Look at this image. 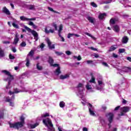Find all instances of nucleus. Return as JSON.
<instances>
[{
    "label": "nucleus",
    "mask_w": 131,
    "mask_h": 131,
    "mask_svg": "<svg viewBox=\"0 0 131 131\" xmlns=\"http://www.w3.org/2000/svg\"><path fill=\"white\" fill-rule=\"evenodd\" d=\"M83 90H84V88H83V84L81 83H79L77 86L75 88V91L77 96L81 98L82 100L81 103L82 105H83V106L87 105V106H88L90 115L92 116H96V114H95V108H94V106H93L91 103H88V101H86V99L83 96Z\"/></svg>",
    "instance_id": "1"
},
{
    "label": "nucleus",
    "mask_w": 131,
    "mask_h": 131,
    "mask_svg": "<svg viewBox=\"0 0 131 131\" xmlns=\"http://www.w3.org/2000/svg\"><path fill=\"white\" fill-rule=\"evenodd\" d=\"M50 116L49 113H46L41 115V116L38 117L37 118V120H43V123L48 127V131H55V128L53 126V123H52V121L51 119L47 118L46 119H43L45 117H47Z\"/></svg>",
    "instance_id": "2"
},
{
    "label": "nucleus",
    "mask_w": 131,
    "mask_h": 131,
    "mask_svg": "<svg viewBox=\"0 0 131 131\" xmlns=\"http://www.w3.org/2000/svg\"><path fill=\"white\" fill-rule=\"evenodd\" d=\"M2 73H4L5 75L7 76V77H4V80L5 81H8V84L6 85V92H8V90H10L11 88H12V85H11V81L14 79V77L13 75H11V73L10 72L6 70H3L2 71Z\"/></svg>",
    "instance_id": "3"
},
{
    "label": "nucleus",
    "mask_w": 131,
    "mask_h": 131,
    "mask_svg": "<svg viewBox=\"0 0 131 131\" xmlns=\"http://www.w3.org/2000/svg\"><path fill=\"white\" fill-rule=\"evenodd\" d=\"M90 76L91 79L87 83V84L86 85V89L88 92H90L92 93L94 92V90H93V88L92 87L93 83L94 84H97V83L96 82V77H95V73H91L90 74Z\"/></svg>",
    "instance_id": "4"
},
{
    "label": "nucleus",
    "mask_w": 131,
    "mask_h": 131,
    "mask_svg": "<svg viewBox=\"0 0 131 131\" xmlns=\"http://www.w3.org/2000/svg\"><path fill=\"white\" fill-rule=\"evenodd\" d=\"M20 122H18L15 123H9L10 127L11 128H16L17 129L20 128V127H22L23 125H24V120L25 118L24 116H21L20 118Z\"/></svg>",
    "instance_id": "5"
},
{
    "label": "nucleus",
    "mask_w": 131,
    "mask_h": 131,
    "mask_svg": "<svg viewBox=\"0 0 131 131\" xmlns=\"http://www.w3.org/2000/svg\"><path fill=\"white\" fill-rule=\"evenodd\" d=\"M22 92H28V90L25 89V88H23L21 90L18 89H14V92L9 91V94L11 95H14V94H18V93H21Z\"/></svg>",
    "instance_id": "6"
},
{
    "label": "nucleus",
    "mask_w": 131,
    "mask_h": 131,
    "mask_svg": "<svg viewBox=\"0 0 131 131\" xmlns=\"http://www.w3.org/2000/svg\"><path fill=\"white\" fill-rule=\"evenodd\" d=\"M114 116V115L112 113H110L107 115H106V117L108 118V120L110 122L108 124L109 127H111V123H112V121H113V117Z\"/></svg>",
    "instance_id": "7"
},
{
    "label": "nucleus",
    "mask_w": 131,
    "mask_h": 131,
    "mask_svg": "<svg viewBox=\"0 0 131 131\" xmlns=\"http://www.w3.org/2000/svg\"><path fill=\"white\" fill-rule=\"evenodd\" d=\"M98 85L96 86L97 90L102 91V90H103V88H104V86L105 85V84H104L103 81L99 80H98Z\"/></svg>",
    "instance_id": "8"
},
{
    "label": "nucleus",
    "mask_w": 131,
    "mask_h": 131,
    "mask_svg": "<svg viewBox=\"0 0 131 131\" xmlns=\"http://www.w3.org/2000/svg\"><path fill=\"white\" fill-rule=\"evenodd\" d=\"M15 100V95H12L11 98L10 97H7L6 99V102H9L10 103V106H11V107H14V103H13L12 101H14Z\"/></svg>",
    "instance_id": "9"
},
{
    "label": "nucleus",
    "mask_w": 131,
    "mask_h": 131,
    "mask_svg": "<svg viewBox=\"0 0 131 131\" xmlns=\"http://www.w3.org/2000/svg\"><path fill=\"white\" fill-rule=\"evenodd\" d=\"M51 66H53V67H58L57 69L55 71V73L56 75H59V74H61V69L60 67H59V64L55 63L52 64Z\"/></svg>",
    "instance_id": "10"
},
{
    "label": "nucleus",
    "mask_w": 131,
    "mask_h": 131,
    "mask_svg": "<svg viewBox=\"0 0 131 131\" xmlns=\"http://www.w3.org/2000/svg\"><path fill=\"white\" fill-rule=\"evenodd\" d=\"M131 69L129 67H124L122 70L119 73V74L122 75L124 72H130Z\"/></svg>",
    "instance_id": "11"
},
{
    "label": "nucleus",
    "mask_w": 131,
    "mask_h": 131,
    "mask_svg": "<svg viewBox=\"0 0 131 131\" xmlns=\"http://www.w3.org/2000/svg\"><path fill=\"white\" fill-rule=\"evenodd\" d=\"M46 40L47 43L48 45V47L50 50L55 49V45H52V42H51V41L50 40V39H49V38H47L46 39Z\"/></svg>",
    "instance_id": "12"
},
{
    "label": "nucleus",
    "mask_w": 131,
    "mask_h": 131,
    "mask_svg": "<svg viewBox=\"0 0 131 131\" xmlns=\"http://www.w3.org/2000/svg\"><path fill=\"white\" fill-rule=\"evenodd\" d=\"M115 90L118 94H119L120 92H121V85L119 84H116L115 86Z\"/></svg>",
    "instance_id": "13"
},
{
    "label": "nucleus",
    "mask_w": 131,
    "mask_h": 131,
    "mask_svg": "<svg viewBox=\"0 0 131 131\" xmlns=\"http://www.w3.org/2000/svg\"><path fill=\"white\" fill-rule=\"evenodd\" d=\"M120 3L122 4L124 7V8H127V7H130V6L128 5V1L127 0H123L121 1V0H120Z\"/></svg>",
    "instance_id": "14"
},
{
    "label": "nucleus",
    "mask_w": 131,
    "mask_h": 131,
    "mask_svg": "<svg viewBox=\"0 0 131 131\" xmlns=\"http://www.w3.org/2000/svg\"><path fill=\"white\" fill-rule=\"evenodd\" d=\"M39 124V122H37L36 123L34 124H29L28 127H30V128H35L36 126H38Z\"/></svg>",
    "instance_id": "15"
},
{
    "label": "nucleus",
    "mask_w": 131,
    "mask_h": 131,
    "mask_svg": "<svg viewBox=\"0 0 131 131\" xmlns=\"http://www.w3.org/2000/svg\"><path fill=\"white\" fill-rule=\"evenodd\" d=\"M32 34L34 36L35 40L37 41V40H38V34H37V32L35 31H32Z\"/></svg>",
    "instance_id": "16"
},
{
    "label": "nucleus",
    "mask_w": 131,
    "mask_h": 131,
    "mask_svg": "<svg viewBox=\"0 0 131 131\" xmlns=\"http://www.w3.org/2000/svg\"><path fill=\"white\" fill-rule=\"evenodd\" d=\"M19 36H20V35H18V33H16L15 34V36L14 37L13 41L14 45H17V43H18V42L19 41Z\"/></svg>",
    "instance_id": "17"
},
{
    "label": "nucleus",
    "mask_w": 131,
    "mask_h": 131,
    "mask_svg": "<svg viewBox=\"0 0 131 131\" xmlns=\"http://www.w3.org/2000/svg\"><path fill=\"white\" fill-rule=\"evenodd\" d=\"M120 109L121 112H124V113H126V112H128L129 111V107L127 106L121 107Z\"/></svg>",
    "instance_id": "18"
},
{
    "label": "nucleus",
    "mask_w": 131,
    "mask_h": 131,
    "mask_svg": "<svg viewBox=\"0 0 131 131\" xmlns=\"http://www.w3.org/2000/svg\"><path fill=\"white\" fill-rule=\"evenodd\" d=\"M3 12L6 15H11V13H10V11H9V9H7V7H3Z\"/></svg>",
    "instance_id": "19"
},
{
    "label": "nucleus",
    "mask_w": 131,
    "mask_h": 131,
    "mask_svg": "<svg viewBox=\"0 0 131 131\" xmlns=\"http://www.w3.org/2000/svg\"><path fill=\"white\" fill-rule=\"evenodd\" d=\"M17 20L16 19H13V21L12 23V26L14 27V28H16V29H19V26L17 24Z\"/></svg>",
    "instance_id": "20"
},
{
    "label": "nucleus",
    "mask_w": 131,
    "mask_h": 131,
    "mask_svg": "<svg viewBox=\"0 0 131 131\" xmlns=\"http://www.w3.org/2000/svg\"><path fill=\"white\" fill-rule=\"evenodd\" d=\"M128 41V37L126 36H124L123 37L122 39V42L123 43H127V42Z\"/></svg>",
    "instance_id": "21"
},
{
    "label": "nucleus",
    "mask_w": 131,
    "mask_h": 131,
    "mask_svg": "<svg viewBox=\"0 0 131 131\" xmlns=\"http://www.w3.org/2000/svg\"><path fill=\"white\" fill-rule=\"evenodd\" d=\"M75 36L76 37H79L80 36L77 34H73V33H69L68 34V38H70V37H72V36Z\"/></svg>",
    "instance_id": "22"
},
{
    "label": "nucleus",
    "mask_w": 131,
    "mask_h": 131,
    "mask_svg": "<svg viewBox=\"0 0 131 131\" xmlns=\"http://www.w3.org/2000/svg\"><path fill=\"white\" fill-rule=\"evenodd\" d=\"M60 79H66V78H68L69 77V75L66 74L64 75H61L60 76Z\"/></svg>",
    "instance_id": "23"
},
{
    "label": "nucleus",
    "mask_w": 131,
    "mask_h": 131,
    "mask_svg": "<svg viewBox=\"0 0 131 131\" xmlns=\"http://www.w3.org/2000/svg\"><path fill=\"white\" fill-rule=\"evenodd\" d=\"M117 49V46L115 45L112 46L110 48L109 52H113V51H115V49Z\"/></svg>",
    "instance_id": "24"
},
{
    "label": "nucleus",
    "mask_w": 131,
    "mask_h": 131,
    "mask_svg": "<svg viewBox=\"0 0 131 131\" xmlns=\"http://www.w3.org/2000/svg\"><path fill=\"white\" fill-rule=\"evenodd\" d=\"M26 61L27 62L26 63V65L27 67H29V64H30V57H27Z\"/></svg>",
    "instance_id": "25"
},
{
    "label": "nucleus",
    "mask_w": 131,
    "mask_h": 131,
    "mask_svg": "<svg viewBox=\"0 0 131 131\" xmlns=\"http://www.w3.org/2000/svg\"><path fill=\"white\" fill-rule=\"evenodd\" d=\"M113 29L115 32H119V27L118 26H114Z\"/></svg>",
    "instance_id": "26"
},
{
    "label": "nucleus",
    "mask_w": 131,
    "mask_h": 131,
    "mask_svg": "<svg viewBox=\"0 0 131 131\" xmlns=\"http://www.w3.org/2000/svg\"><path fill=\"white\" fill-rule=\"evenodd\" d=\"M105 16H106L105 13H100L98 16V18L100 19V20H103Z\"/></svg>",
    "instance_id": "27"
},
{
    "label": "nucleus",
    "mask_w": 131,
    "mask_h": 131,
    "mask_svg": "<svg viewBox=\"0 0 131 131\" xmlns=\"http://www.w3.org/2000/svg\"><path fill=\"white\" fill-rule=\"evenodd\" d=\"M54 31L53 29L48 30L47 28H45V33H54Z\"/></svg>",
    "instance_id": "28"
},
{
    "label": "nucleus",
    "mask_w": 131,
    "mask_h": 131,
    "mask_svg": "<svg viewBox=\"0 0 131 131\" xmlns=\"http://www.w3.org/2000/svg\"><path fill=\"white\" fill-rule=\"evenodd\" d=\"M48 63H49V64H50V66H51L53 64H54V59H53L52 57H49Z\"/></svg>",
    "instance_id": "29"
},
{
    "label": "nucleus",
    "mask_w": 131,
    "mask_h": 131,
    "mask_svg": "<svg viewBox=\"0 0 131 131\" xmlns=\"http://www.w3.org/2000/svg\"><path fill=\"white\" fill-rule=\"evenodd\" d=\"M100 122L102 124V125H105L106 124V122H105V120L103 119L102 118H99Z\"/></svg>",
    "instance_id": "30"
},
{
    "label": "nucleus",
    "mask_w": 131,
    "mask_h": 131,
    "mask_svg": "<svg viewBox=\"0 0 131 131\" xmlns=\"http://www.w3.org/2000/svg\"><path fill=\"white\" fill-rule=\"evenodd\" d=\"M3 57H5V53L2 48H0V58H3Z\"/></svg>",
    "instance_id": "31"
},
{
    "label": "nucleus",
    "mask_w": 131,
    "mask_h": 131,
    "mask_svg": "<svg viewBox=\"0 0 131 131\" xmlns=\"http://www.w3.org/2000/svg\"><path fill=\"white\" fill-rule=\"evenodd\" d=\"M20 19L21 20V21H28V18L25 17L24 16H20Z\"/></svg>",
    "instance_id": "32"
},
{
    "label": "nucleus",
    "mask_w": 131,
    "mask_h": 131,
    "mask_svg": "<svg viewBox=\"0 0 131 131\" xmlns=\"http://www.w3.org/2000/svg\"><path fill=\"white\" fill-rule=\"evenodd\" d=\"M59 106L60 108H64V107H65V102H64V101H60L59 103Z\"/></svg>",
    "instance_id": "33"
},
{
    "label": "nucleus",
    "mask_w": 131,
    "mask_h": 131,
    "mask_svg": "<svg viewBox=\"0 0 131 131\" xmlns=\"http://www.w3.org/2000/svg\"><path fill=\"white\" fill-rule=\"evenodd\" d=\"M87 19L89 20V22H91V23H94V21L95 20L94 18L89 16L87 17Z\"/></svg>",
    "instance_id": "34"
},
{
    "label": "nucleus",
    "mask_w": 131,
    "mask_h": 131,
    "mask_svg": "<svg viewBox=\"0 0 131 131\" xmlns=\"http://www.w3.org/2000/svg\"><path fill=\"white\" fill-rule=\"evenodd\" d=\"M85 34H86V35H88V36H90V37L92 38V39H94V40H96V39H97V38H96V37H94V36H93V35H91V34L89 33H85Z\"/></svg>",
    "instance_id": "35"
},
{
    "label": "nucleus",
    "mask_w": 131,
    "mask_h": 131,
    "mask_svg": "<svg viewBox=\"0 0 131 131\" xmlns=\"http://www.w3.org/2000/svg\"><path fill=\"white\" fill-rule=\"evenodd\" d=\"M26 77H27V75L26 73H24L21 76H20L19 78L20 79H23L24 78H26Z\"/></svg>",
    "instance_id": "36"
},
{
    "label": "nucleus",
    "mask_w": 131,
    "mask_h": 131,
    "mask_svg": "<svg viewBox=\"0 0 131 131\" xmlns=\"http://www.w3.org/2000/svg\"><path fill=\"white\" fill-rule=\"evenodd\" d=\"M48 9L51 12H53V13H56V14H59V12L54 10V9H53V8H52L51 7H48Z\"/></svg>",
    "instance_id": "37"
},
{
    "label": "nucleus",
    "mask_w": 131,
    "mask_h": 131,
    "mask_svg": "<svg viewBox=\"0 0 131 131\" xmlns=\"http://www.w3.org/2000/svg\"><path fill=\"white\" fill-rule=\"evenodd\" d=\"M33 54H34V51L33 50H31L28 54L27 57H29V56H30V57H32L33 56Z\"/></svg>",
    "instance_id": "38"
},
{
    "label": "nucleus",
    "mask_w": 131,
    "mask_h": 131,
    "mask_svg": "<svg viewBox=\"0 0 131 131\" xmlns=\"http://www.w3.org/2000/svg\"><path fill=\"white\" fill-rule=\"evenodd\" d=\"M63 30V26L62 25L59 26V29L58 30V35L61 34V31Z\"/></svg>",
    "instance_id": "39"
},
{
    "label": "nucleus",
    "mask_w": 131,
    "mask_h": 131,
    "mask_svg": "<svg viewBox=\"0 0 131 131\" xmlns=\"http://www.w3.org/2000/svg\"><path fill=\"white\" fill-rule=\"evenodd\" d=\"M91 6H92V7H93V8H97L98 7V5L96 3H95V2H91Z\"/></svg>",
    "instance_id": "40"
},
{
    "label": "nucleus",
    "mask_w": 131,
    "mask_h": 131,
    "mask_svg": "<svg viewBox=\"0 0 131 131\" xmlns=\"http://www.w3.org/2000/svg\"><path fill=\"white\" fill-rule=\"evenodd\" d=\"M73 58H74V59H77V60H78V61H80V60H81V56H80V55H79L78 57L74 56Z\"/></svg>",
    "instance_id": "41"
},
{
    "label": "nucleus",
    "mask_w": 131,
    "mask_h": 131,
    "mask_svg": "<svg viewBox=\"0 0 131 131\" xmlns=\"http://www.w3.org/2000/svg\"><path fill=\"white\" fill-rule=\"evenodd\" d=\"M112 2H115V0H106L104 1V4H111Z\"/></svg>",
    "instance_id": "42"
},
{
    "label": "nucleus",
    "mask_w": 131,
    "mask_h": 131,
    "mask_svg": "<svg viewBox=\"0 0 131 131\" xmlns=\"http://www.w3.org/2000/svg\"><path fill=\"white\" fill-rule=\"evenodd\" d=\"M25 28L28 31V32H31V33H32V31H32L31 29L28 28L27 26H25Z\"/></svg>",
    "instance_id": "43"
},
{
    "label": "nucleus",
    "mask_w": 131,
    "mask_h": 131,
    "mask_svg": "<svg viewBox=\"0 0 131 131\" xmlns=\"http://www.w3.org/2000/svg\"><path fill=\"white\" fill-rule=\"evenodd\" d=\"M36 67H37V69H38V70H41L42 69V67L40 66L39 63H38L37 64Z\"/></svg>",
    "instance_id": "44"
},
{
    "label": "nucleus",
    "mask_w": 131,
    "mask_h": 131,
    "mask_svg": "<svg viewBox=\"0 0 131 131\" xmlns=\"http://www.w3.org/2000/svg\"><path fill=\"white\" fill-rule=\"evenodd\" d=\"M125 52V49H119V53L120 54H122V53H124Z\"/></svg>",
    "instance_id": "45"
},
{
    "label": "nucleus",
    "mask_w": 131,
    "mask_h": 131,
    "mask_svg": "<svg viewBox=\"0 0 131 131\" xmlns=\"http://www.w3.org/2000/svg\"><path fill=\"white\" fill-rule=\"evenodd\" d=\"M28 9L29 10H34L35 8H34V5H29L28 7Z\"/></svg>",
    "instance_id": "46"
},
{
    "label": "nucleus",
    "mask_w": 131,
    "mask_h": 131,
    "mask_svg": "<svg viewBox=\"0 0 131 131\" xmlns=\"http://www.w3.org/2000/svg\"><path fill=\"white\" fill-rule=\"evenodd\" d=\"M20 47H21L22 48H24L25 47H26V42L23 41L20 43Z\"/></svg>",
    "instance_id": "47"
},
{
    "label": "nucleus",
    "mask_w": 131,
    "mask_h": 131,
    "mask_svg": "<svg viewBox=\"0 0 131 131\" xmlns=\"http://www.w3.org/2000/svg\"><path fill=\"white\" fill-rule=\"evenodd\" d=\"M0 118H4V111L0 112Z\"/></svg>",
    "instance_id": "48"
},
{
    "label": "nucleus",
    "mask_w": 131,
    "mask_h": 131,
    "mask_svg": "<svg viewBox=\"0 0 131 131\" xmlns=\"http://www.w3.org/2000/svg\"><path fill=\"white\" fill-rule=\"evenodd\" d=\"M110 22L111 24H115V20L113 18H111Z\"/></svg>",
    "instance_id": "49"
},
{
    "label": "nucleus",
    "mask_w": 131,
    "mask_h": 131,
    "mask_svg": "<svg viewBox=\"0 0 131 131\" xmlns=\"http://www.w3.org/2000/svg\"><path fill=\"white\" fill-rule=\"evenodd\" d=\"M9 59H10L11 60H14V59H15V56H14L12 54H10L9 55Z\"/></svg>",
    "instance_id": "50"
},
{
    "label": "nucleus",
    "mask_w": 131,
    "mask_h": 131,
    "mask_svg": "<svg viewBox=\"0 0 131 131\" xmlns=\"http://www.w3.org/2000/svg\"><path fill=\"white\" fill-rule=\"evenodd\" d=\"M55 54H56V55H57V56H61V55H63V53L59 52H58V51H56Z\"/></svg>",
    "instance_id": "51"
},
{
    "label": "nucleus",
    "mask_w": 131,
    "mask_h": 131,
    "mask_svg": "<svg viewBox=\"0 0 131 131\" xmlns=\"http://www.w3.org/2000/svg\"><path fill=\"white\" fill-rule=\"evenodd\" d=\"M58 36H59V37H60V38H61V41H65V39H64V37H63L62 35H61V34H59Z\"/></svg>",
    "instance_id": "52"
},
{
    "label": "nucleus",
    "mask_w": 131,
    "mask_h": 131,
    "mask_svg": "<svg viewBox=\"0 0 131 131\" xmlns=\"http://www.w3.org/2000/svg\"><path fill=\"white\" fill-rule=\"evenodd\" d=\"M52 26L54 27L55 30H57V24L53 23Z\"/></svg>",
    "instance_id": "53"
},
{
    "label": "nucleus",
    "mask_w": 131,
    "mask_h": 131,
    "mask_svg": "<svg viewBox=\"0 0 131 131\" xmlns=\"http://www.w3.org/2000/svg\"><path fill=\"white\" fill-rule=\"evenodd\" d=\"M102 64L103 66H104L105 67H108V64L106 62H102Z\"/></svg>",
    "instance_id": "54"
},
{
    "label": "nucleus",
    "mask_w": 131,
    "mask_h": 131,
    "mask_svg": "<svg viewBox=\"0 0 131 131\" xmlns=\"http://www.w3.org/2000/svg\"><path fill=\"white\" fill-rule=\"evenodd\" d=\"M86 63H87V64H93V60H87L86 61Z\"/></svg>",
    "instance_id": "55"
},
{
    "label": "nucleus",
    "mask_w": 131,
    "mask_h": 131,
    "mask_svg": "<svg viewBox=\"0 0 131 131\" xmlns=\"http://www.w3.org/2000/svg\"><path fill=\"white\" fill-rule=\"evenodd\" d=\"M39 48L40 49H41V50H42V49H43V48H45V44L43 43H41L40 46H39Z\"/></svg>",
    "instance_id": "56"
},
{
    "label": "nucleus",
    "mask_w": 131,
    "mask_h": 131,
    "mask_svg": "<svg viewBox=\"0 0 131 131\" xmlns=\"http://www.w3.org/2000/svg\"><path fill=\"white\" fill-rule=\"evenodd\" d=\"M66 53L67 55H68V56H70V55H71V52H70V51H67Z\"/></svg>",
    "instance_id": "57"
},
{
    "label": "nucleus",
    "mask_w": 131,
    "mask_h": 131,
    "mask_svg": "<svg viewBox=\"0 0 131 131\" xmlns=\"http://www.w3.org/2000/svg\"><path fill=\"white\" fill-rule=\"evenodd\" d=\"M12 51L13 52V53H16L17 52V50L16 49V48L13 47L12 48Z\"/></svg>",
    "instance_id": "58"
},
{
    "label": "nucleus",
    "mask_w": 131,
    "mask_h": 131,
    "mask_svg": "<svg viewBox=\"0 0 131 131\" xmlns=\"http://www.w3.org/2000/svg\"><path fill=\"white\" fill-rule=\"evenodd\" d=\"M89 49H90L91 50H92V51H98V50L94 47H90Z\"/></svg>",
    "instance_id": "59"
},
{
    "label": "nucleus",
    "mask_w": 131,
    "mask_h": 131,
    "mask_svg": "<svg viewBox=\"0 0 131 131\" xmlns=\"http://www.w3.org/2000/svg\"><path fill=\"white\" fill-rule=\"evenodd\" d=\"M34 24H33V22L30 21L29 22V25H30V26H32Z\"/></svg>",
    "instance_id": "60"
},
{
    "label": "nucleus",
    "mask_w": 131,
    "mask_h": 131,
    "mask_svg": "<svg viewBox=\"0 0 131 131\" xmlns=\"http://www.w3.org/2000/svg\"><path fill=\"white\" fill-rule=\"evenodd\" d=\"M102 108L103 109V110H106L107 109V107L105 105H103L102 106Z\"/></svg>",
    "instance_id": "61"
},
{
    "label": "nucleus",
    "mask_w": 131,
    "mask_h": 131,
    "mask_svg": "<svg viewBox=\"0 0 131 131\" xmlns=\"http://www.w3.org/2000/svg\"><path fill=\"white\" fill-rule=\"evenodd\" d=\"M113 56L114 58H117L118 57V55H117V54H115V53H113Z\"/></svg>",
    "instance_id": "62"
},
{
    "label": "nucleus",
    "mask_w": 131,
    "mask_h": 131,
    "mask_svg": "<svg viewBox=\"0 0 131 131\" xmlns=\"http://www.w3.org/2000/svg\"><path fill=\"white\" fill-rule=\"evenodd\" d=\"M82 130L83 131H88V128L84 127H83Z\"/></svg>",
    "instance_id": "63"
},
{
    "label": "nucleus",
    "mask_w": 131,
    "mask_h": 131,
    "mask_svg": "<svg viewBox=\"0 0 131 131\" xmlns=\"http://www.w3.org/2000/svg\"><path fill=\"white\" fill-rule=\"evenodd\" d=\"M127 60H128V61H129V62H131V57H127Z\"/></svg>",
    "instance_id": "64"
}]
</instances>
